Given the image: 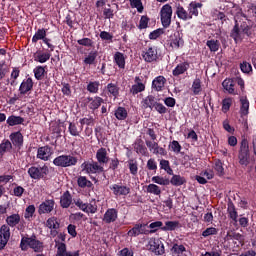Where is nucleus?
Segmentation results:
<instances>
[{
    "mask_svg": "<svg viewBox=\"0 0 256 256\" xmlns=\"http://www.w3.org/2000/svg\"><path fill=\"white\" fill-rule=\"evenodd\" d=\"M231 37L236 43L247 39V37H251V26H249L247 22H242L241 25H239V21L236 20L235 26L231 32Z\"/></svg>",
    "mask_w": 256,
    "mask_h": 256,
    "instance_id": "nucleus-1",
    "label": "nucleus"
},
{
    "mask_svg": "<svg viewBox=\"0 0 256 256\" xmlns=\"http://www.w3.org/2000/svg\"><path fill=\"white\" fill-rule=\"evenodd\" d=\"M29 247L36 253H41V251H43V242L35 239V237H22L20 242V249L22 251H27Z\"/></svg>",
    "mask_w": 256,
    "mask_h": 256,
    "instance_id": "nucleus-2",
    "label": "nucleus"
},
{
    "mask_svg": "<svg viewBox=\"0 0 256 256\" xmlns=\"http://www.w3.org/2000/svg\"><path fill=\"white\" fill-rule=\"evenodd\" d=\"M77 157L73 156V155H67V154H63L60 155L58 157H56L53 160V165H55L56 167H74V165H77Z\"/></svg>",
    "mask_w": 256,
    "mask_h": 256,
    "instance_id": "nucleus-3",
    "label": "nucleus"
},
{
    "mask_svg": "<svg viewBox=\"0 0 256 256\" xmlns=\"http://www.w3.org/2000/svg\"><path fill=\"white\" fill-rule=\"evenodd\" d=\"M28 175L31 179H34L35 181L45 179V177L49 175V167L47 165L31 166L28 169Z\"/></svg>",
    "mask_w": 256,
    "mask_h": 256,
    "instance_id": "nucleus-4",
    "label": "nucleus"
},
{
    "mask_svg": "<svg viewBox=\"0 0 256 256\" xmlns=\"http://www.w3.org/2000/svg\"><path fill=\"white\" fill-rule=\"evenodd\" d=\"M238 159L240 165H243L244 167H247L250 163L249 142L247 139L241 141Z\"/></svg>",
    "mask_w": 256,
    "mask_h": 256,
    "instance_id": "nucleus-5",
    "label": "nucleus"
},
{
    "mask_svg": "<svg viewBox=\"0 0 256 256\" xmlns=\"http://www.w3.org/2000/svg\"><path fill=\"white\" fill-rule=\"evenodd\" d=\"M172 17L173 7H171L169 4H165L164 6H162L160 10V21L165 29H167V27L171 25Z\"/></svg>",
    "mask_w": 256,
    "mask_h": 256,
    "instance_id": "nucleus-6",
    "label": "nucleus"
},
{
    "mask_svg": "<svg viewBox=\"0 0 256 256\" xmlns=\"http://www.w3.org/2000/svg\"><path fill=\"white\" fill-rule=\"evenodd\" d=\"M82 171H85L88 175H95L97 173H103L105 169L103 168L102 164L98 162H89L86 161L81 164Z\"/></svg>",
    "mask_w": 256,
    "mask_h": 256,
    "instance_id": "nucleus-7",
    "label": "nucleus"
},
{
    "mask_svg": "<svg viewBox=\"0 0 256 256\" xmlns=\"http://www.w3.org/2000/svg\"><path fill=\"white\" fill-rule=\"evenodd\" d=\"M76 207L80 209V211H83L84 213H91L94 215V213H97V202L95 199H92L89 203L83 202L81 199H77L74 201Z\"/></svg>",
    "mask_w": 256,
    "mask_h": 256,
    "instance_id": "nucleus-8",
    "label": "nucleus"
},
{
    "mask_svg": "<svg viewBox=\"0 0 256 256\" xmlns=\"http://www.w3.org/2000/svg\"><path fill=\"white\" fill-rule=\"evenodd\" d=\"M142 58L146 63H156L159 61V50L155 46L145 48L142 51Z\"/></svg>",
    "mask_w": 256,
    "mask_h": 256,
    "instance_id": "nucleus-9",
    "label": "nucleus"
},
{
    "mask_svg": "<svg viewBox=\"0 0 256 256\" xmlns=\"http://www.w3.org/2000/svg\"><path fill=\"white\" fill-rule=\"evenodd\" d=\"M45 227L50 229V237H57V235H59L57 229L61 227V224L59 223V219H57V217L52 216L46 220Z\"/></svg>",
    "mask_w": 256,
    "mask_h": 256,
    "instance_id": "nucleus-10",
    "label": "nucleus"
},
{
    "mask_svg": "<svg viewBox=\"0 0 256 256\" xmlns=\"http://www.w3.org/2000/svg\"><path fill=\"white\" fill-rule=\"evenodd\" d=\"M53 209H55V200L47 199L39 205L38 213L39 215H46L51 213Z\"/></svg>",
    "mask_w": 256,
    "mask_h": 256,
    "instance_id": "nucleus-11",
    "label": "nucleus"
},
{
    "mask_svg": "<svg viewBox=\"0 0 256 256\" xmlns=\"http://www.w3.org/2000/svg\"><path fill=\"white\" fill-rule=\"evenodd\" d=\"M9 237H11V230L9 226L3 225L0 228V249H5V245L9 242Z\"/></svg>",
    "mask_w": 256,
    "mask_h": 256,
    "instance_id": "nucleus-12",
    "label": "nucleus"
},
{
    "mask_svg": "<svg viewBox=\"0 0 256 256\" xmlns=\"http://www.w3.org/2000/svg\"><path fill=\"white\" fill-rule=\"evenodd\" d=\"M146 146L149 151H151L154 155H167V151L163 147H159V143L155 141L146 140Z\"/></svg>",
    "mask_w": 256,
    "mask_h": 256,
    "instance_id": "nucleus-13",
    "label": "nucleus"
},
{
    "mask_svg": "<svg viewBox=\"0 0 256 256\" xmlns=\"http://www.w3.org/2000/svg\"><path fill=\"white\" fill-rule=\"evenodd\" d=\"M51 155H53V149L51 147L42 146L38 148L37 159H41V161H49Z\"/></svg>",
    "mask_w": 256,
    "mask_h": 256,
    "instance_id": "nucleus-14",
    "label": "nucleus"
},
{
    "mask_svg": "<svg viewBox=\"0 0 256 256\" xmlns=\"http://www.w3.org/2000/svg\"><path fill=\"white\" fill-rule=\"evenodd\" d=\"M150 251L155 253V255H163L165 253V245L162 242L155 239L149 241Z\"/></svg>",
    "mask_w": 256,
    "mask_h": 256,
    "instance_id": "nucleus-15",
    "label": "nucleus"
},
{
    "mask_svg": "<svg viewBox=\"0 0 256 256\" xmlns=\"http://www.w3.org/2000/svg\"><path fill=\"white\" fill-rule=\"evenodd\" d=\"M134 82L135 84H133L130 88V93L132 95H138V93H143V91H145V83H143V80H141L139 76H136Z\"/></svg>",
    "mask_w": 256,
    "mask_h": 256,
    "instance_id": "nucleus-16",
    "label": "nucleus"
},
{
    "mask_svg": "<svg viewBox=\"0 0 256 256\" xmlns=\"http://www.w3.org/2000/svg\"><path fill=\"white\" fill-rule=\"evenodd\" d=\"M111 191H113L114 195H116V197H121V195H129V193H131V189L127 186L124 185H119V184H113L110 187Z\"/></svg>",
    "mask_w": 256,
    "mask_h": 256,
    "instance_id": "nucleus-17",
    "label": "nucleus"
},
{
    "mask_svg": "<svg viewBox=\"0 0 256 256\" xmlns=\"http://www.w3.org/2000/svg\"><path fill=\"white\" fill-rule=\"evenodd\" d=\"M97 162L103 167V165H107L109 163V154L107 153L106 148H100L96 152Z\"/></svg>",
    "mask_w": 256,
    "mask_h": 256,
    "instance_id": "nucleus-18",
    "label": "nucleus"
},
{
    "mask_svg": "<svg viewBox=\"0 0 256 256\" xmlns=\"http://www.w3.org/2000/svg\"><path fill=\"white\" fill-rule=\"evenodd\" d=\"M222 87L229 93L230 95H239V92L235 90V80L231 78H226L222 82Z\"/></svg>",
    "mask_w": 256,
    "mask_h": 256,
    "instance_id": "nucleus-19",
    "label": "nucleus"
},
{
    "mask_svg": "<svg viewBox=\"0 0 256 256\" xmlns=\"http://www.w3.org/2000/svg\"><path fill=\"white\" fill-rule=\"evenodd\" d=\"M240 101V116L247 117L249 115V99H247V96H240L239 97Z\"/></svg>",
    "mask_w": 256,
    "mask_h": 256,
    "instance_id": "nucleus-20",
    "label": "nucleus"
},
{
    "mask_svg": "<svg viewBox=\"0 0 256 256\" xmlns=\"http://www.w3.org/2000/svg\"><path fill=\"white\" fill-rule=\"evenodd\" d=\"M203 7L201 2H191L188 6V13L190 15V19L193 17H199V9Z\"/></svg>",
    "mask_w": 256,
    "mask_h": 256,
    "instance_id": "nucleus-21",
    "label": "nucleus"
},
{
    "mask_svg": "<svg viewBox=\"0 0 256 256\" xmlns=\"http://www.w3.org/2000/svg\"><path fill=\"white\" fill-rule=\"evenodd\" d=\"M118 212L115 208L108 209L103 217L104 223H115L117 221Z\"/></svg>",
    "mask_w": 256,
    "mask_h": 256,
    "instance_id": "nucleus-22",
    "label": "nucleus"
},
{
    "mask_svg": "<svg viewBox=\"0 0 256 256\" xmlns=\"http://www.w3.org/2000/svg\"><path fill=\"white\" fill-rule=\"evenodd\" d=\"M71 203H73V197L69 191L63 193L60 197V205L63 209H69L71 207Z\"/></svg>",
    "mask_w": 256,
    "mask_h": 256,
    "instance_id": "nucleus-23",
    "label": "nucleus"
},
{
    "mask_svg": "<svg viewBox=\"0 0 256 256\" xmlns=\"http://www.w3.org/2000/svg\"><path fill=\"white\" fill-rule=\"evenodd\" d=\"M33 89V79L32 78H26L22 81L19 91L21 95H26V93H29Z\"/></svg>",
    "mask_w": 256,
    "mask_h": 256,
    "instance_id": "nucleus-24",
    "label": "nucleus"
},
{
    "mask_svg": "<svg viewBox=\"0 0 256 256\" xmlns=\"http://www.w3.org/2000/svg\"><path fill=\"white\" fill-rule=\"evenodd\" d=\"M165 83H167V79L164 76H157L152 81V88L155 91H163V88L165 87Z\"/></svg>",
    "mask_w": 256,
    "mask_h": 256,
    "instance_id": "nucleus-25",
    "label": "nucleus"
},
{
    "mask_svg": "<svg viewBox=\"0 0 256 256\" xmlns=\"http://www.w3.org/2000/svg\"><path fill=\"white\" fill-rule=\"evenodd\" d=\"M176 15L178 19H181L182 21H189L191 20V14H189V11L185 10L181 4H178L176 6Z\"/></svg>",
    "mask_w": 256,
    "mask_h": 256,
    "instance_id": "nucleus-26",
    "label": "nucleus"
},
{
    "mask_svg": "<svg viewBox=\"0 0 256 256\" xmlns=\"http://www.w3.org/2000/svg\"><path fill=\"white\" fill-rule=\"evenodd\" d=\"M145 224H136L132 229L128 231L129 237H137L138 235H143L146 233Z\"/></svg>",
    "mask_w": 256,
    "mask_h": 256,
    "instance_id": "nucleus-27",
    "label": "nucleus"
},
{
    "mask_svg": "<svg viewBox=\"0 0 256 256\" xmlns=\"http://www.w3.org/2000/svg\"><path fill=\"white\" fill-rule=\"evenodd\" d=\"M189 67V62H182L175 67V69L172 71V74L174 77H179V75L186 73V71L189 70Z\"/></svg>",
    "mask_w": 256,
    "mask_h": 256,
    "instance_id": "nucleus-28",
    "label": "nucleus"
},
{
    "mask_svg": "<svg viewBox=\"0 0 256 256\" xmlns=\"http://www.w3.org/2000/svg\"><path fill=\"white\" fill-rule=\"evenodd\" d=\"M87 103H88V107L89 109H92L93 111H95V109H99L103 103V98L96 96L94 98H87Z\"/></svg>",
    "mask_w": 256,
    "mask_h": 256,
    "instance_id": "nucleus-29",
    "label": "nucleus"
},
{
    "mask_svg": "<svg viewBox=\"0 0 256 256\" xmlns=\"http://www.w3.org/2000/svg\"><path fill=\"white\" fill-rule=\"evenodd\" d=\"M68 131L72 137H79L83 131V126H77V123L70 122Z\"/></svg>",
    "mask_w": 256,
    "mask_h": 256,
    "instance_id": "nucleus-30",
    "label": "nucleus"
},
{
    "mask_svg": "<svg viewBox=\"0 0 256 256\" xmlns=\"http://www.w3.org/2000/svg\"><path fill=\"white\" fill-rule=\"evenodd\" d=\"M156 103L157 101H155V97L153 95H149L142 100L141 105L143 109H153Z\"/></svg>",
    "mask_w": 256,
    "mask_h": 256,
    "instance_id": "nucleus-31",
    "label": "nucleus"
},
{
    "mask_svg": "<svg viewBox=\"0 0 256 256\" xmlns=\"http://www.w3.org/2000/svg\"><path fill=\"white\" fill-rule=\"evenodd\" d=\"M125 54L121 52H116L114 54V63L119 67V69H125Z\"/></svg>",
    "mask_w": 256,
    "mask_h": 256,
    "instance_id": "nucleus-32",
    "label": "nucleus"
},
{
    "mask_svg": "<svg viewBox=\"0 0 256 256\" xmlns=\"http://www.w3.org/2000/svg\"><path fill=\"white\" fill-rule=\"evenodd\" d=\"M6 223L9 227H17L21 223V216L19 214H12L6 218Z\"/></svg>",
    "mask_w": 256,
    "mask_h": 256,
    "instance_id": "nucleus-33",
    "label": "nucleus"
},
{
    "mask_svg": "<svg viewBox=\"0 0 256 256\" xmlns=\"http://www.w3.org/2000/svg\"><path fill=\"white\" fill-rule=\"evenodd\" d=\"M56 256H67V244L56 240Z\"/></svg>",
    "mask_w": 256,
    "mask_h": 256,
    "instance_id": "nucleus-34",
    "label": "nucleus"
},
{
    "mask_svg": "<svg viewBox=\"0 0 256 256\" xmlns=\"http://www.w3.org/2000/svg\"><path fill=\"white\" fill-rule=\"evenodd\" d=\"M10 139L16 147H21V145H23V134H21V132L12 133Z\"/></svg>",
    "mask_w": 256,
    "mask_h": 256,
    "instance_id": "nucleus-35",
    "label": "nucleus"
},
{
    "mask_svg": "<svg viewBox=\"0 0 256 256\" xmlns=\"http://www.w3.org/2000/svg\"><path fill=\"white\" fill-rule=\"evenodd\" d=\"M169 183H171V185H174V187H181V185H185V183H187V180L181 175H173Z\"/></svg>",
    "mask_w": 256,
    "mask_h": 256,
    "instance_id": "nucleus-36",
    "label": "nucleus"
},
{
    "mask_svg": "<svg viewBox=\"0 0 256 256\" xmlns=\"http://www.w3.org/2000/svg\"><path fill=\"white\" fill-rule=\"evenodd\" d=\"M109 97H114V99H117L119 96V86L113 83H109L106 87Z\"/></svg>",
    "mask_w": 256,
    "mask_h": 256,
    "instance_id": "nucleus-37",
    "label": "nucleus"
},
{
    "mask_svg": "<svg viewBox=\"0 0 256 256\" xmlns=\"http://www.w3.org/2000/svg\"><path fill=\"white\" fill-rule=\"evenodd\" d=\"M24 121H25V119H23V117L12 115V116L8 117L7 124L10 127H15V125H22V123Z\"/></svg>",
    "mask_w": 256,
    "mask_h": 256,
    "instance_id": "nucleus-38",
    "label": "nucleus"
},
{
    "mask_svg": "<svg viewBox=\"0 0 256 256\" xmlns=\"http://www.w3.org/2000/svg\"><path fill=\"white\" fill-rule=\"evenodd\" d=\"M227 212L230 219L237 223V217H239V215L237 214V209H235V205L233 204V202H230L228 204Z\"/></svg>",
    "mask_w": 256,
    "mask_h": 256,
    "instance_id": "nucleus-39",
    "label": "nucleus"
},
{
    "mask_svg": "<svg viewBox=\"0 0 256 256\" xmlns=\"http://www.w3.org/2000/svg\"><path fill=\"white\" fill-rule=\"evenodd\" d=\"M11 149H13V145L11 144V141L4 140L0 144V157H3V155H5V153H7V151H11Z\"/></svg>",
    "mask_w": 256,
    "mask_h": 256,
    "instance_id": "nucleus-40",
    "label": "nucleus"
},
{
    "mask_svg": "<svg viewBox=\"0 0 256 256\" xmlns=\"http://www.w3.org/2000/svg\"><path fill=\"white\" fill-rule=\"evenodd\" d=\"M115 117L116 119H118V121H125V119H127V109L123 108V107H118L115 110Z\"/></svg>",
    "mask_w": 256,
    "mask_h": 256,
    "instance_id": "nucleus-41",
    "label": "nucleus"
},
{
    "mask_svg": "<svg viewBox=\"0 0 256 256\" xmlns=\"http://www.w3.org/2000/svg\"><path fill=\"white\" fill-rule=\"evenodd\" d=\"M77 184L80 186L82 189H85V187L91 188L93 187V182L88 180L87 177L85 176H80L77 179Z\"/></svg>",
    "mask_w": 256,
    "mask_h": 256,
    "instance_id": "nucleus-42",
    "label": "nucleus"
},
{
    "mask_svg": "<svg viewBox=\"0 0 256 256\" xmlns=\"http://www.w3.org/2000/svg\"><path fill=\"white\" fill-rule=\"evenodd\" d=\"M146 192L150 193V195L159 196L161 195V187L156 184H149L148 186H146Z\"/></svg>",
    "mask_w": 256,
    "mask_h": 256,
    "instance_id": "nucleus-43",
    "label": "nucleus"
},
{
    "mask_svg": "<svg viewBox=\"0 0 256 256\" xmlns=\"http://www.w3.org/2000/svg\"><path fill=\"white\" fill-rule=\"evenodd\" d=\"M171 251L174 253V255L181 256L185 251H187V248L183 244H173Z\"/></svg>",
    "mask_w": 256,
    "mask_h": 256,
    "instance_id": "nucleus-44",
    "label": "nucleus"
},
{
    "mask_svg": "<svg viewBox=\"0 0 256 256\" xmlns=\"http://www.w3.org/2000/svg\"><path fill=\"white\" fill-rule=\"evenodd\" d=\"M47 37V31L45 29H39L35 35L32 37V42L37 43V41H43Z\"/></svg>",
    "mask_w": 256,
    "mask_h": 256,
    "instance_id": "nucleus-45",
    "label": "nucleus"
},
{
    "mask_svg": "<svg viewBox=\"0 0 256 256\" xmlns=\"http://www.w3.org/2000/svg\"><path fill=\"white\" fill-rule=\"evenodd\" d=\"M192 91L194 95H199L203 91V86H201V79L196 78L192 83Z\"/></svg>",
    "mask_w": 256,
    "mask_h": 256,
    "instance_id": "nucleus-46",
    "label": "nucleus"
},
{
    "mask_svg": "<svg viewBox=\"0 0 256 256\" xmlns=\"http://www.w3.org/2000/svg\"><path fill=\"white\" fill-rule=\"evenodd\" d=\"M177 227H179V221H167L161 229L162 231H175Z\"/></svg>",
    "mask_w": 256,
    "mask_h": 256,
    "instance_id": "nucleus-47",
    "label": "nucleus"
},
{
    "mask_svg": "<svg viewBox=\"0 0 256 256\" xmlns=\"http://www.w3.org/2000/svg\"><path fill=\"white\" fill-rule=\"evenodd\" d=\"M160 169L166 171L168 175H173V169L169 163V160L162 159L160 160Z\"/></svg>",
    "mask_w": 256,
    "mask_h": 256,
    "instance_id": "nucleus-48",
    "label": "nucleus"
},
{
    "mask_svg": "<svg viewBox=\"0 0 256 256\" xmlns=\"http://www.w3.org/2000/svg\"><path fill=\"white\" fill-rule=\"evenodd\" d=\"M128 169L131 173V175H137L139 171V164L136 160H129L128 161Z\"/></svg>",
    "mask_w": 256,
    "mask_h": 256,
    "instance_id": "nucleus-49",
    "label": "nucleus"
},
{
    "mask_svg": "<svg viewBox=\"0 0 256 256\" xmlns=\"http://www.w3.org/2000/svg\"><path fill=\"white\" fill-rule=\"evenodd\" d=\"M231 105H233V98L228 97L222 100V112L228 113L231 109Z\"/></svg>",
    "mask_w": 256,
    "mask_h": 256,
    "instance_id": "nucleus-50",
    "label": "nucleus"
},
{
    "mask_svg": "<svg viewBox=\"0 0 256 256\" xmlns=\"http://www.w3.org/2000/svg\"><path fill=\"white\" fill-rule=\"evenodd\" d=\"M184 43L185 42L183 41V38L178 36L172 39L170 43V47H172V49H180V47H183Z\"/></svg>",
    "mask_w": 256,
    "mask_h": 256,
    "instance_id": "nucleus-51",
    "label": "nucleus"
},
{
    "mask_svg": "<svg viewBox=\"0 0 256 256\" xmlns=\"http://www.w3.org/2000/svg\"><path fill=\"white\" fill-rule=\"evenodd\" d=\"M34 77L37 81H41L45 77V67L38 66L34 69Z\"/></svg>",
    "mask_w": 256,
    "mask_h": 256,
    "instance_id": "nucleus-52",
    "label": "nucleus"
},
{
    "mask_svg": "<svg viewBox=\"0 0 256 256\" xmlns=\"http://www.w3.org/2000/svg\"><path fill=\"white\" fill-rule=\"evenodd\" d=\"M207 47L210 49L212 52H217L219 51L220 43L218 40H208L206 43Z\"/></svg>",
    "mask_w": 256,
    "mask_h": 256,
    "instance_id": "nucleus-53",
    "label": "nucleus"
},
{
    "mask_svg": "<svg viewBox=\"0 0 256 256\" xmlns=\"http://www.w3.org/2000/svg\"><path fill=\"white\" fill-rule=\"evenodd\" d=\"M214 169L217 172V175H219V177L225 175V168H223V162H221V160L215 161Z\"/></svg>",
    "mask_w": 256,
    "mask_h": 256,
    "instance_id": "nucleus-54",
    "label": "nucleus"
},
{
    "mask_svg": "<svg viewBox=\"0 0 256 256\" xmlns=\"http://www.w3.org/2000/svg\"><path fill=\"white\" fill-rule=\"evenodd\" d=\"M132 9H137L138 13H141L144 9L143 2L141 0H129Z\"/></svg>",
    "mask_w": 256,
    "mask_h": 256,
    "instance_id": "nucleus-55",
    "label": "nucleus"
},
{
    "mask_svg": "<svg viewBox=\"0 0 256 256\" xmlns=\"http://www.w3.org/2000/svg\"><path fill=\"white\" fill-rule=\"evenodd\" d=\"M97 59V52H90L84 59L85 65H93Z\"/></svg>",
    "mask_w": 256,
    "mask_h": 256,
    "instance_id": "nucleus-56",
    "label": "nucleus"
},
{
    "mask_svg": "<svg viewBox=\"0 0 256 256\" xmlns=\"http://www.w3.org/2000/svg\"><path fill=\"white\" fill-rule=\"evenodd\" d=\"M51 59L50 53H40L36 56L35 61H38V63H47Z\"/></svg>",
    "mask_w": 256,
    "mask_h": 256,
    "instance_id": "nucleus-57",
    "label": "nucleus"
},
{
    "mask_svg": "<svg viewBox=\"0 0 256 256\" xmlns=\"http://www.w3.org/2000/svg\"><path fill=\"white\" fill-rule=\"evenodd\" d=\"M168 148L170 149V151H173V153H181V144H179V142L177 140H173Z\"/></svg>",
    "mask_w": 256,
    "mask_h": 256,
    "instance_id": "nucleus-58",
    "label": "nucleus"
},
{
    "mask_svg": "<svg viewBox=\"0 0 256 256\" xmlns=\"http://www.w3.org/2000/svg\"><path fill=\"white\" fill-rule=\"evenodd\" d=\"M153 183L157 185H169V179L161 177V176H153L152 177Z\"/></svg>",
    "mask_w": 256,
    "mask_h": 256,
    "instance_id": "nucleus-59",
    "label": "nucleus"
},
{
    "mask_svg": "<svg viewBox=\"0 0 256 256\" xmlns=\"http://www.w3.org/2000/svg\"><path fill=\"white\" fill-rule=\"evenodd\" d=\"M87 91H89V93H98L99 92V82H97V81L90 82L87 85Z\"/></svg>",
    "mask_w": 256,
    "mask_h": 256,
    "instance_id": "nucleus-60",
    "label": "nucleus"
},
{
    "mask_svg": "<svg viewBox=\"0 0 256 256\" xmlns=\"http://www.w3.org/2000/svg\"><path fill=\"white\" fill-rule=\"evenodd\" d=\"M219 231L215 227H209L202 232V237H209L211 235H217Z\"/></svg>",
    "mask_w": 256,
    "mask_h": 256,
    "instance_id": "nucleus-61",
    "label": "nucleus"
},
{
    "mask_svg": "<svg viewBox=\"0 0 256 256\" xmlns=\"http://www.w3.org/2000/svg\"><path fill=\"white\" fill-rule=\"evenodd\" d=\"M150 19L147 16H142L138 25L139 29H147Z\"/></svg>",
    "mask_w": 256,
    "mask_h": 256,
    "instance_id": "nucleus-62",
    "label": "nucleus"
},
{
    "mask_svg": "<svg viewBox=\"0 0 256 256\" xmlns=\"http://www.w3.org/2000/svg\"><path fill=\"white\" fill-rule=\"evenodd\" d=\"M146 167L149 171H157V161L154 158H150L147 161Z\"/></svg>",
    "mask_w": 256,
    "mask_h": 256,
    "instance_id": "nucleus-63",
    "label": "nucleus"
},
{
    "mask_svg": "<svg viewBox=\"0 0 256 256\" xmlns=\"http://www.w3.org/2000/svg\"><path fill=\"white\" fill-rule=\"evenodd\" d=\"M35 214V205H30L26 208L24 217L25 219H31L33 215Z\"/></svg>",
    "mask_w": 256,
    "mask_h": 256,
    "instance_id": "nucleus-64",
    "label": "nucleus"
}]
</instances>
